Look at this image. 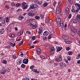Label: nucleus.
<instances>
[{
    "label": "nucleus",
    "mask_w": 80,
    "mask_h": 80,
    "mask_svg": "<svg viewBox=\"0 0 80 80\" xmlns=\"http://www.w3.org/2000/svg\"><path fill=\"white\" fill-rule=\"evenodd\" d=\"M75 32H76L75 28H72L70 32V35L72 37H75L76 36Z\"/></svg>",
    "instance_id": "1"
},
{
    "label": "nucleus",
    "mask_w": 80,
    "mask_h": 80,
    "mask_svg": "<svg viewBox=\"0 0 80 80\" xmlns=\"http://www.w3.org/2000/svg\"><path fill=\"white\" fill-rule=\"evenodd\" d=\"M42 30L43 29L42 27H39V28L38 34L40 35H41L42 34V33H43V31H42Z\"/></svg>",
    "instance_id": "2"
},
{
    "label": "nucleus",
    "mask_w": 80,
    "mask_h": 80,
    "mask_svg": "<svg viewBox=\"0 0 80 80\" xmlns=\"http://www.w3.org/2000/svg\"><path fill=\"white\" fill-rule=\"evenodd\" d=\"M2 21V24H4L5 23V19L3 18V17L2 16H0V22Z\"/></svg>",
    "instance_id": "3"
},
{
    "label": "nucleus",
    "mask_w": 80,
    "mask_h": 80,
    "mask_svg": "<svg viewBox=\"0 0 80 80\" xmlns=\"http://www.w3.org/2000/svg\"><path fill=\"white\" fill-rule=\"evenodd\" d=\"M62 37L64 40H69V37L66 35H64L62 36Z\"/></svg>",
    "instance_id": "4"
},
{
    "label": "nucleus",
    "mask_w": 80,
    "mask_h": 80,
    "mask_svg": "<svg viewBox=\"0 0 80 80\" xmlns=\"http://www.w3.org/2000/svg\"><path fill=\"white\" fill-rule=\"evenodd\" d=\"M56 22H57V25H59V24L61 23V19L59 18H58L56 19Z\"/></svg>",
    "instance_id": "5"
},
{
    "label": "nucleus",
    "mask_w": 80,
    "mask_h": 80,
    "mask_svg": "<svg viewBox=\"0 0 80 80\" xmlns=\"http://www.w3.org/2000/svg\"><path fill=\"white\" fill-rule=\"evenodd\" d=\"M51 54L53 55L55 53V48L54 47L50 48Z\"/></svg>",
    "instance_id": "6"
},
{
    "label": "nucleus",
    "mask_w": 80,
    "mask_h": 80,
    "mask_svg": "<svg viewBox=\"0 0 80 80\" xmlns=\"http://www.w3.org/2000/svg\"><path fill=\"white\" fill-rule=\"evenodd\" d=\"M71 12L73 13H75L77 14L78 13V12H79V11L77 9L76 10L75 9V8H73L71 9Z\"/></svg>",
    "instance_id": "7"
},
{
    "label": "nucleus",
    "mask_w": 80,
    "mask_h": 80,
    "mask_svg": "<svg viewBox=\"0 0 80 80\" xmlns=\"http://www.w3.org/2000/svg\"><path fill=\"white\" fill-rule=\"evenodd\" d=\"M75 5V7H77V10H80V4H78V3H75L74 4Z\"/></svg>",
    "instance_id": "8"
},
{
    "label": "nucleus",
    "mask_w": 80,
    "mask_h": 80,
    "mask_svg": "<svg viewBox=\"0 0 80 80\" xmlns=\"http://www.w3.org/2000/svg\"><path fill=\"white\" fill-rule=\"evenodd\" d=\"M28 62V59L27 58H25L23 60L22 62L25 64H27Z\"/></svg>",
    "instance_id": "9"
},
{
    "label": "nucleus",
    "mask_w": 80,
    "mask_h": 80,
    "mask_svg": "<svg viewBox=\"0 0 80 80\" xmlns=\"http://www.w3.org/2000/svg\"><path fill=\"white\" fill-rule=\"evenodd\" d=\"M58 27H63L64 26V24H63V22H62L61 23L59 24H58Z\"/></svg>",
    "instance_id": "10"
},
{
    "label": "nucleus",
    "mask_w": 80,
    "mask_h": 80,
    "mask_svg": "<svg viewBox=\"0 0 80 80\" xmlns=\"http://www.w3.org/2000/svg\"><path fill=\"white\" fill-rule=\"evenodd\" d=\"M48 34H49V32L47 31H45L44 32L43 35L44 36H47L48 35Z\"/></svg>",
    "instance_id": "11"
},
{
    "label": "nucleus",
    "mask_w": 80,
    "mask_h": 80,
    "mask_svg": "<svg viewBox=\"0 0 80 80\" xmlns=\"http://www.w3.org/2000/svg\"><path fill=\"white\" fill-rule=\"evenodd\" d=\"M72 22L73 23L77 24V23H78V21H77V20L75 19H72Z\"/></svg>",
    "instance_id": "12"
},
{
    "label": "nucleus",
    "mask_w": 80,
    "mask_h": 80,
    "mask_svg": "<svg viewBox=\"0 0 80 80\" xmlns=\"http://www.w3.org/2000/svg\"><path fill=\"white\" fill-rule=\"evenodd\" d=\"M60 6L57 7L56 8V12L57 13H60Z\"/></svg>",
    "instance_id": "13"
},
{
    "label": "nucleus",
    "mask_w": 80,
    "mask_h": 80,
    "mask_svg": "<svg viewBox=\"0 0 80 80\" xmlns=\"http://www.w3.org/2000/svg\"><path fill=\"white\" fill-rule=\"evenodd\" d=\"M37 52L38 53V55H40V52H41V50L39 48H38L37 49Z\"/></svg>",
    "instance_id": "14"
},
{
    "label": "nucleus",
    "mask_w": 80,
    "mask_h": 80,
    "mask_svg": "<svg viewBox=\"0 0 80 80\" xmlns=\"http://www.w3.org/2000/svg\"><path fill=\"white\" fill-rule=\"evenodd\" d=\"M62 59L60 58H56V62H60L62 61Z\"/></svg>",
    "instance_id": "15"
},
{
    "label": "nucleus",
    "mask_w": 80,
    "mask_h": 80,
    "mask_svg": "<svg viewBox=\"0 0 80 80\" xmlns=\"http://www.w3.org/2000/svg\"><path fill=\"white\" fill-rule=\"evenodd\" d=\"M69 9L68 8H67L66 9V12L65 13L67 15H68V14H69V11H68V10Z\"/></svg>",
    "instance_id": "16"
},
{
    "label": "nucleus",
    "mask_w": 80,
    "mask_h": 80,
    "mask_svg": "<svg viewBox=\"0 0 80 80\" xmlns=\"http://www.w3.org/2000/svg\"><path fill=\"white\" fill-rule=\"evenodd\" d=\"M62 47H58V46L57 47V49L58 52L60 51L62 49Z\"/></svg>",
    "instance_id": "17"
},
{
    "label": "nucleus",
    "mask_w": 80,
    "mask_h": 80,
    "mask_svg": "<svg viewBox=\"0 0 80 80\" xmlns=\"http://www.w3.org/2000/svg\"><path fill=\"white\" fill-rule=\"evenodd\" d=\"M5 72H6V71L2 70V71L0 72V74H2V75H5Z\"/></svg>",
    "instance_id": "18"
},
{
    "label": "nucleus",
    "mask_w": 80,
    "mask_h": 80,
    "mask_svg": "<svg viewBox=\"0 0 80 80\" xmlns=\"http://www.w3.org/2000/svg\"><path fill=\"white\" fill-rule=\"evenodd\" d=\"M76 19H77L79 21H80V14H78L76 17Z\"/></svg>",
    "instance_id": "19"
},
{
    "label": "nucleus",
    "mask_w": 80,
    "mask_h": 80,
    "mask_svg": "<svg viewBox=\"0 0 80 80\" xmlns=\"http://www.w3.org/2000/svg\"><path fill=\"white\" fill-rule=\"evenodd\" d=\"M34 13L32 12H30L28 13V15H29V16H33L34 15Z\"/></svg>",
    "instance_id": "20"
},
{
    "label": "nucleus",
    "mask_w": 80,
    "mask_h": 80,
    "mask_svg": "<svg viewBox=\"0 0 80 80\" xmlns=\"http://www.w3.org/2000/svg\"><path fill=\"white\" fill-rule=\"evenodd\" d=\"M47 57H48V55L46 54L45 55V57L44 56H42L41 57V59L42 60H43V59H45V58H47Z\"/></svg>",
    "instance_id": "21"
},
{
    "label": "nucleus",
    "mask_w": 80,
    "mask_h": 80,
    "mask_svg": "<svg viewBox=\"0 0 80 80\" xmlns=\"http://www.w3.org/2000/svg\"><path fill=\"white\" fill-rule=\"evenodd\" d=\"M18 60L19 61H18L17 62V65H20L21 63H22V62L20 59H18Z\"/></svg>",
    "instance_id": "22"
},
{
    "label": "nucleus",
    "mask_w": 80,
    "mask_h": 80,
    "mask_svg": "<svg viewBox=\"0 0 80 80\" xmlns=\"http://www.w3.org/2000/svg\"><path fill=\"white\" fill-rule=\"evenodd\" d=\"M28 7V6H27V5L25 6H22V9H24V10H26V9Z\"/></svg>",
    "instance_id": "23"
},
{
    "label": "nucleus",
    "mask_w": 80,
    "mask_h": 80,
    "mask_svg": "<svg viewBox=\"0 0 80 80\" xmlns=\"http://www.w3.org/2000/svg\"><path fill=\"white\" fill-rule=\"evenodd\" d=\"M64 42L68 44H70V43H72V42H71V41H66V40H65Z\"/></svg>",
    "instance_id": "24"
},
{
    "label": "nucleus",
    "mask_w": 80,
    "mask_h": 80,
    "mask_svg": "<svg viewBox=\"0 0 80 80\" xmlns=\"http://www.w3.org/2000/svg\"><path fill=\"white\" fill-rule=\"evenodd\" d=\"M23 34V31H21L18 33V35L20 36Z\"/></svg>",
    "instance_id": "25"
},
{
    "label": "nucleus",
    "mask_w": 80,
    "mask_h": 80,
    "mask_svg": "<svg viewBox=\"0 0 80 80\" xmlns=\"http://www.w3.org/2000/svg\"><path fill=\"white\" fill-rule=\"evenodd\" d=\"M37 26L36 25H33L32 26V29H37Z\"/></svg>",
    "instance_id": "26"
},
{
    "label": "nucleus",
    "mask_w": 80,
    "mask_h": 80,
    "mask_svg": "<svg viewBox=\"0 0 80 80\" xmlns=\"http://www.w3.org/2000/svg\"><path fill=\"white\" fill-rule=\"evenodd\" d=\"M32 71L34 72H35L37 73H39V71H38L37 70V69H34L32 70Z\"/></svg>",
    "instance_id": "27"
},
{
    "label": "nucleus",
    "mask_w": 80,
    "mask_h": 80,
    "mask_svg": "<svg viewBox=\"0 0 80 80\" xmlns=\"http://www.w3.org/2000/svg\"><path fill=\"white\" fill-rule=\"evenodd\" d=\"M24 18V17L22 16H20L18 18V19L20 20H22Z\"/></svg>",
    "instance_id": "28"
},
{
    "label": "nucleus",
    "mask_w": 80,
    "mask_h": 80,
    "mask_svg": "<svg viewBox=\"0 0 80 80\" xmlns=\"http://www.w3.org/2000/svg\"><path fill=\"white\" fill-rule=\"evenodd\" d=\"M30 8H31V9H33L35 8V7L34 4H32V5L30 7Z\"/></svg>",
    "instance_id": "29"
},
{
    "label": "nucleus",
    "mask_w": 80,
    "mask_h": 80,
    "mask_svg": "<svg viewBox=\"0 0 80 80\" xmlns=\"http://www.w3.org/2000/svg\"><path fill=\"white\" fill-rule=\"evenodd\" d=\"M2 63L6 65L7 63V61L6 60H4L2 62Z\"/></svg>",
    "instance_id": "30"
},
{
    "label": "nucleus",
    "mask_w": 80,
    "mask_h": 80,
    "mask_svg": "<svg viewBox=\"0 0 80 80\" xmlns=\"http://www.w3.org/2000/svg\"><path fill=\"white\" fill-rule=\"evenodd\" d=\"M68 54L69 55H72L73 54V52L71 51H69L68 52Z\"/></svg>",
    "instance_id": "31"
},
{
    "label": "nucleus",
    "mask_w": 80,
    "mask_h": 80,
    "mask_svg": "<svg viewBox=\"0 0 80 80\" xmlns=\"http://www.w3.org/2000/svg\"><path fill=\"white\" fill-rule=\"evenodd\" d=\"M4 32V29L3 28L2 30H1L0 31V33L1 34H3Z\"/></svg>",
    "instance_id": "32"
},
{
    "label": "nucleus",
    "mask_w": 80,
    "mask_h": 80,
    "mask_svg": "<svg viewBox=\"0 0 80 80\" xmlns=\"http://www.w3.org/2000/svg\"><path fill=\"white\" fill-rule=\"evenodd\" d=\"M80 58V54H78L77 56L76 59H79Z\"/></svg>",
    "instance_id": "33"
},
{
    "label": "nucleus",
    "mask_w": 80,
    "mask_h": 80,
    "mask_svg": "<svg viewBox=\"0 0 80 80\" xmlns=\"http://www.w3.org/2000/svg\"><path fill=\"white\" fill-rule=\"evenodd\" d=\"M48 39H51V38H52V34H50L49 35L48 37Z\"/></svg>",
    "instance_id": "34"
},
{
    "label": "nucleus",
    "mask_w": 80,
    "mask_h": 80,
    "mask_svg": "<svg viewBox=\"0 0 80 80\" xmlns=\"http://www.w3.org/2000/svg\"><path fill=\"white\" fill-rule=\"evenodd\" d=\"M6 22L7 23H8V22H9V18H8V17L6 18Z\"/></svg>",
    "instance_id": "35"
},
{
    "label": "nucleus",
    "mask_w": 80,
    "mask_h": 80,
    "mask_svg": "<svg viewBox=\"0 0 80 80\" xmlns=\"http://www.w3.org/2000/svg\"><path fill=\"white\" fill-rule=\"evenodd\" d=\"M6 72L7 73H8V72H10V69L8 68H7L6 69Z\"/></svg>",
    "instance_id": "36"
},
{
    "label": "nucleus",
    "mask_w": 80,
    "mask_h": 80,
    "mask_svg": "<svg viewBox=\"0 0 80 80\" xmlns=\"http://www.w3.org/2000/svg\"><path fill=\"white\" fill-rule=\"evenodd\" d=\"M31 24L32 25H35V22L34 21H32L31 22Z\"/></svg>",
    "instance_id": "37"
},
{
    "label": "nucleus",
    "mask_w": 80,
    "mask_h": 80,
    "mask_svg": "<svg viewBox=\"0 0 80 80\" xmlns=\"http://www.w3.org/2000/svg\"><path fill=\"white\" fill-rule=\"evenodd\" d=\"M21 5L20 4L17 3L16 4V7H20Z\"/></svg>",
    "instance_id": "38"
},
{
    "label": "nucleus",
    "mask_w": 80,
    "mask_h": 80,
    "mask_svg": "<svg viewBox=\"0 0 80 80\" xmlns=\"http://www.w3.org/2000/svg\"><path fill=\"white\" fill-rule=\"evenodd\" d=\"M21 67L22 68H25V65L23 64L21 65Z\"/></svg>",
    "instance_id": "39"
},
{
    "label": "nucleus",
    "mask_w": 80,
    "mask_h": 80,
    "mask_svg": "<svg viewBox=\"0 0 80 80\" xmlns=\"http://www.w3.org/2000/svg\"><path fill=\"white\" fill-rule=\"evenodd\" d=\"M10 35H11V38H14L15 37V35L13 34H10Z\"/></svg>",
    "instance_id": "40"
},
{
    "label": "nucleus",
    "mask_w": 80,
    "mask_h": 80,
    "mask_svg": "<svg viewBox=\"0 0 80 80\" xmlns=\"http://www.w3.org/2000/svg\"><path fill=\"white\" fill-rule=\"evenodd\" d=\"M12 27H9L8 28V30L9 32H11V31H12Z\"/></svg>",
    "instance_id": "41"
},
{
    "label": "nucleus",
    "mask_w": 80,
    "mask_h": 80,
    "mask_svg": "<svg viewBox=\"0 0 80 80\" xmlns=\"http://www.w3.org/2000/svg\"><path fill=\"white\" fill-rule=\"evenodd\" d=\"M49 21H50V20H49V19H48V18H47L45 20V22H46V23H48V22H49Z\"/></svg>",
    "instance_id": "42"
},
{
    "label": "nucleus",
    "mask_w": 80,
    "mask_h": 80,
    "mask_svg": "<svg viewBox=\"0 0 80 80\" xmlns=\"http://www.w3.org/2000/svg\"><path fill=\"white\" fill-rule=\"evenodd\" d=\"M22 80H30V78H23Z\"/></svg>",
    "instance_id": "43"
},
{
    "label": "nucleus",
    "mask_w": 80,
    "mask_h": 80,
    "mask_svg": "<svg viewBox=\"0 0 80 80\" xmlns=\"http://www.w3.org/2000/svg\"><path fill=\"white\" fill-rule=\"evenodd\" d=\"M42 1H39L37 2V4H38L39 5H40L42 4Z\"/></svg>",
    "instance_id": "44"
},
{
    "label": "nucleus",
    "mask_w": 80,
    "mask_h": 80,
    "mask_svg": "<svg viewBox=\"0 0 80 80\" xmlns=\"http://www.w3.org/2000/svg\"><path fill=\"white\" fill-rule=\"evenodd\" d=\"M72 18V14H70L68 16V18L70 19V18Z\"/></svg>",
    "instance_id": "45"
},
{
    "label": "nucleus",
    "mask_w": 80,
    "mask_h": 80,
    "mask_svg": "<svg viewBox=\"0 0 80 80\" xmlns=\"http://www.w3.org/2000/svg\"><path fill=\"white\" fill-rule=\"evenodd\" d=\"M43 5L44 6V7H47V5H48V3L46 2Z\"/></svg>",
    "instance_id": "46"
},
{
    "label": "nucleus",
    "mask_w": 80,
    "mask_h": 80,
    "mask_svg": "<svg viewBox=\"0 0 80 80\" xmlns=\"http://www.w3.org/2000/svg\"><path fill=\"white\" fill-rule=\"evenodd\" d=\"M12 58L14 59H16L17 57H16V56L15 55H13L12 56Z\"/></svg>",
    "instance_id": "47"
},
{
    "label": "nucleus",
    "mask_w": 80,
    "mask_h": 80,
    "mask_svg": "<svg viewBox=\"0 0 80 80\" xmlns=\"http://www.w3.org/2000/svg\"><path fill=\"white\" fill-rule=\"evenodd\" d=\"M58 5H59V6H62V2H59L58 3Z\"/></svg>",
    "instance_id": "48"
},
{
    "label": "nucleus",
    "mask_w": 80,
    "mask_h": 80,
    "mask_svg": "<svg viewBox=\"0 0 80 80\" xmlns=\"http://www.w3.org/2000/svg\"><path fill=\"white\" fill-rule=\"evenodd\" d=\"M28 19L29 20V21L30 22H32V21H33V19L32 18H29Z\"/></svg>",
    "instance_id": "49"
},
{
    "label": "nucleus",
    "mask_w": 80,
    "mask_h": 80,
    "mask_svg": "<svg viewBox=\"0 0 80 80\" xmlns=\"http://www.w3.org/2000/svg\"><path fill=\"white\" fill-rule=\"evenodd\" d=\"M30 68L31 70H32V69H33V68H34V66H33V65H32V66H31L30 67Z\"/></svg>",
    "instance_id": "50"
},
{
    "label": "nucleus",
    "mask_w": 80,
    "mask_h": 80,
    "mask_svg": "<svg viewBox=\"0 0 80 80\" xmlns=\"http://www.w3.org/2000/svg\"><path fill=\"white\" fill-rule=\"evenodd\" d=\"M26 33H27V34H29V35H30V34H31V32H30L29 31H27Z\"/></svg>",
    "instance_id": "51"
},
{
    "label": "nucleus",
    "mask_w": 80,
    "mask_h": 80,
    "mask_svg": "<svg viewBox=\"0 0 80 80\" xmlns=\"http://www.w3.org/2000/svg\"><path fill=\"white\" fill-rule=\"evenodd\" d=\"M35 18L36 20H39V18H40V17L36 16L35 17Z\"/></svg>",
    "instance_id": "52"
},
{
    "label": "nucleus",
    "mask_w": 80,
    "mask_h": 80,
    "mask_svg": "<svg viewBox=\"0 0 80 80\" xmlns=\"http://www.w3.org/2000/svg\"><path fill=\"white\" fill-rule=\"evenodd\" d=\"M23 43V41H22L21 42V43L19 44V45H20V46H21L22 45V44Z\"/></svg>",
    "instance_id": "53"
},
{
    "label": "nucleus",
    "mask_w": 80,
    "mask_h": 80,
    "mask_svg": "<svg viewBox=\"0 0 80 80\" xmlns=\"http://www.w3.org/2000/svg\"><path fill=\"white\" fill-rule=\"evenodd\" d=\"M11 5L12 6H13V7H14V6L15 5V3L14 2H12L11 3Z\"/></svg>",
    "instance_id": "54"
},
{
    "label": "nucleus",
    "mask_w": 80,
    "mask_h": 80,
    "mask_svg": "<svg viewBox=\"0 0 80 80\" xmlns=\"http://www.w3.org/2000/svg\"><path fill=\"white\" fill-rule=\"evenodd\" d=\"M36 38V37H35V36H32V39L33 40H34Z\"/></svg>",
    "instance_id": "55"
},
{
    "label": "nucleus",
    "mask_w": 80,
    "mask_h": 80,
    "mask_svg": "<svg viewBox=\"0 0 80 80\" xmlns=\"http://www.w3.org/2000/svg\"><path fill=\"white\" fill-rule=\"evenodd\" d=\"M26 3L25 2H24L22 4V6H25L26 5Z\"/></svg>",
    "instance_id": "56"
},
{
    "label": "nucleus",
    "mask_w": 80,
    "mask_h": 80,
    "mask_svg": "<svg viewBox=\"0 0 80 80\" xmlns=\"http://www.w3.org/2000/svg\"><path fill=\"white\" fill-rule=\"evenodd\" d=\"M66 50L68 51L70 50V48L69 47H67L66 48Z\"/></svg>",
    "instance_id": "57"
},
{
    "label": "nucleus",
    "mask_w": 80,
    "mask_h": 80,
    "mask_svg": "<svg viewBox=\"0 0 80 80\" xmlns=\"http://www.w3.org/2000/svg\"><path fill=\"white\" fill-rule=\"evenodd\" d=\"M53 5L55 7V5H56V2L55 1H54Z\"/></svg>",
    "instance_id": "58"
},
{
    "label": "nucleus",
    "mask_w": 80,
    "mask_h": 80,
    "mask_svg": "<svg viewBox=\"0 0 80 80\" xmlns=\"http://www.w3.org/2000/svg\"><path fill=\"white\" fill-rule=\"evenodd\" d=\"M67 59L68 60H69V61L71 60V58H70V57L69 56L67 57Z\"/></svg>",
    "instance_id": "59"
},
{
    "label": "nucleus",
    "mask_w": 80,
    "mask_h": 80,
    "mask_svg": "<svg viewBox=\"0 0 80 80\" xmlns=\"http://www.w3.org/2000/svg\"><path fill=\"white\" fill-rule=\"evenodd\" d=\"M30 23V21L28 19L27 21L26 22V23Z\"/></svg>",
    "instance_id": "60"
},
{
    "label": "nucleus",
    "mask_w": 80,
    "mask_h": 80,
    "mask_svg": "<svg viewBox=\"0 0 80 80\" xmlns=\"http://www.w3.org/2000/svg\"><path fill=\"white\" fill-rule=\"evenodd\" d=\"M2 70L6 71V70H5V67H4V66L2 67Z\"/></svg>",
    "instance_id": "61"
},
{
    "label": "nucleus",
    "mask_w": 80,
    "mask_h": 80,
    "mask_svg": "<svg viewBox=\"0 0 80 80\" xmlns=\"http://www.w3.org/2000/svg\"><path fill=\"white\" fill-rule=\"evenodd\" d=\"M54 65H55V66H58V64L56 62H54Z\"/></svg>",
    "instance_id": "62"
},
{
    "label": "nucleus",
    "mask_w": 80,
    "mask_h": 80,
    "mask_svg": "<svg viewBox=\"0 0 80 80\" xmlns=\"http://www.w3.org/2000/svg\"><path fill=\"white\" fill-rule=\"evenodd\" d=\"M42 38H43V40H46V39H47V37H43Z\"/></svg>",
    "instance_id": "63"
},
{
    "label": "nucleus",
    "mask_w": 80,
    "mask_h": 80,
    "mask_svg": "<svg viewBox=\"0 0 80 80\" xmlns=\"http://www.w3.org/2000/svg\"><path fill=\"white\" fill-rule=\"evenodd\" d=\"M40 17L42 18H43L44 17L43 15L42 14L40 15Z\"/></svg>",
    "instance_id": "64"
}]
</instances>
